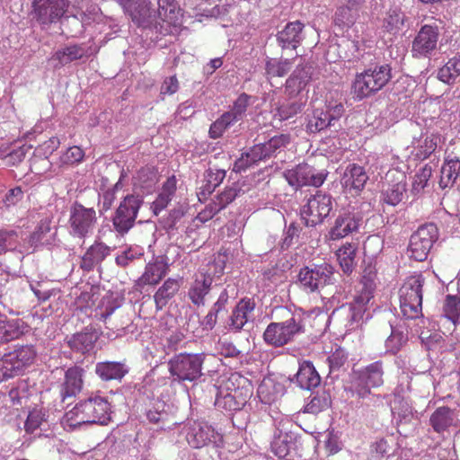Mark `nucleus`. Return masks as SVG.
<instances>
[{
  "mask_svg": "<svg viewBox=\"0 0 460 460\" xmlns=\"http://www.w3.org/2000/svg\"><path fill=\"white\" fill-rule=\"evenodd\" d=\"M66 421L70 427H77L86 423L107 424L111 420V405L101 396H91L79 402L71 411L66 413Z\"/></svg>",
  "mask_w": 460,
  "mask_h": 460,
  "instance_id": "1",
  "label": "nucleus"
},
{
  "mask_svg": "<svg viewBox=\"0 0 460 460\" xmlns=\"http://www.w3.org/2000/svg\"><path fill=\"white\" fill-rule=\"evenodd\" d=\"M391 78L389 65L370 66L356 75L351 87L352 94L358 100L369 97L383 89Z\"/></svg>",
  "mask_w": 460,
  "mask_h": 460,
  "instance_id": "2",
  "label": "nucleus"
},
{
  "mask_svg": "<svg viewBox=\"0 0 460 460\" xmlns=\"http://www.w3.org/2000/svg\"><path fill=\"white\" fill-rule=\"evenodd\" d=\"M425 279L421 274L408 277L399 289L400 309L406 319L422 315V288Z\"/></svg>",
  "mask_w": 460,
  "mask_h": 460,
  "instance_id": "3",
  "label": "nucleus"
},
{
  "mask_svg": "<svg viewBox=\"0 0 460 460\" xmlns=\"http://www.w3.org/2000/svg\"><path fill=\"white\" fill-rule=\"evenodd\" d=\"M204 354L180 353L169 361L170 374L179 382L195 381L202 375Z\"/></svg>",
  "mask_w": 460,
  "mask_h": 460,
  "instance_id": "4",
  "label": "nucleus"
},
{
  "mask_svg": "<svg viewBox=\"0 0 460 460\" xmlns=\"http://www.w3.org/2000/svg\"><path fill=\"white\" fill-rule=\"evenodd\" d=\"M333 207L332 197L325 192L317 190L315 194L306 199L301 207V219L306 226H315L322 224L330 215Z\"/></svg>",
  "mask_w": 460,
  "mask_h": 460,
  "instance_id": "5",
  "label": "nucleus"
},
{
  "mask_svg": "<svg viewBox=\"0 0 460 460\" xmlns=\"http://www.w3.org/2000/svg\"><path fill=\"white\" fill-rule=\"evenodd\" d=\"M183 430L188 444L193 448L223 446V435L207 422L189 421Z\"/></svg>",
  "mask_w": 460,
  "mask_h": 460,
  "instance_id": "6",
  "label": "nucleus"
},
{
  "mask_svg": "<svg viewBox=\"0 0 460 460\" xmlns=\"http://www.w3.org/2000/svg\"><path fill=\"white\" fill-rule=\"evenodd\" d=\"M334 281V268L328 263L316 265L314 268L304 267L298 273V284L306 293L319 291Z\"/></svg>",
  "mask_w": 460,
  "mask_h": 460,
  "instance_id": "7",
  "label": "nucleus"
},
{
  "mask_svg": "<svg viewBox=\"0 0 460 460\" xmlns=\"http://www.w3.org/2000/svg\"><path fill=\"white\" fill-rule=\"evenodd\" d=\"M303 332L304 327L300 316L292 315L285 322L270 323L263 333V338L268 344L280 347Z\"/></svg>",
  "mask_w": 460,
  "mask_h": 460,
  "instance_id": "8",
  "label": "nucleus"
},
{
  "mask_svg": "<svg viewBox=\"0 0 460 460\" xmlns=\"http://www.w3.org/2000/svg\"><path fill=\"white\" fill-rule=\"evenodd\" d=\"M438 237V231L435 224L420 226L411 236L409 256L417 261H424Z\"/></svg>",
  "mask_w": 460,
  "mask_h": 460,
  "instance_id": "9",
  "label": "nucleus"
},
{
  "mask_svg": "<svg viewBox=\"0 0 460 460\" xmlns=\"http://www.w3.org/2000/svg\"><path fill=\"white\" fill-rule=\"evenodd\" d=\"M362 288L354 296L353 300L343 305L340 311L348 314V326L350 330L358 328L363 320L364 314L367 309V304L373 297L374 283L367 280L362 281Z\"/></svg>",
  "mask_w": 460,
  "mask_h": 460,
  "instance_id": "10",
  "label": "nucleus"
},
{
  "mask_svg": "<svg viewBox=\"0 0 460 460\" xmlns=\"http://www.w3.org/2000/svg\"><path fill=\"white\" fill-rule=\"evenodd\" d=\"M328 172L325 170H317L308 164H299L284 172L288 184L296 189L304 186L320 187L326 180Z\"/></svg>",
  "mask_w": 460,
  "mask_h": 460,
  "instance_id": "11",
  "label": "nucleus"
},
{
  "mask_svg": "<svg viewBox=\"0 0 460 460\" xmlns=\"http://www.w3.org/2000/svg\"><path fill=\"white\" fill-rule=\"evenodd\" d=\"M69 226L74 236L84 238L93 232L97 223L93 208H85L75 201L70 208Z\"/></svg>",
  "mask_w": 460,
  "mask_h": 460,
  "instance_id": "12",
  "label": "nucleus"
},
{
  "mask_svg": "<svg viewBox=\"0 0 460 460\" xmlns=\"http://www.w3.org/2000/svg\"><path fill=\"white\" fill-rule=\"evenodd\" d=\"M142 202L139 197L134 195L125 197L120 202L112 219L113 226L119 234H125L133 227Z\"/></svg>",
  "mask_w": 460,
  "mask_h": 460,
  "instance_id": "13",
  "label": "nucleus"
},
{
  "mask_svg": "<svg viewBox=\"0 0 460 460\" xmlns=\"http://www.w3.org/2000/svg\"><path fill=\"white\" fill-rule=\"evenodd\" d=\"M31 14L40 25H49L63 17L68 8L66 0H33Z\"/></svg>",
  "mask_w": 460,
  "mask_h": 460,
  "instance_id": "14",
  "label": "nucleus"
},
{
  "mask_svg": "<svg viewBox=\"0 0 460 460\" xmlns=\"http://www.w3.org/2000/svg\"><path fill=\"white\" fill-rule=\"evenodd\" d=\"M384 366L381 360L373 362L357 374L355 380V392L365 398L370 394L371 388L380 387L384 384Z\"/></svg>",
  "mask_w": 460,
  "mask_h": 460,
  "instance_id": "15",
  "label": "nucleus"
},
{
  "mask_svg": "<svg viewBox=\"0 0 460 460\" xmlns=\"http://www.w3.org/2000/svg\"><path fill=\"white\" fill-rule=\"evenodd\" d=\"M365 0H337L332 24L342 31H349L357 22Z\"/></svg>",
  "mask_w": 460,
  "mask_h": 460,
  "instance_id": "16",
  "label": "nucleus"
},
{
  "mask_svg": "<svg viewBox=\"0 0 460 460\" xmlns=\"http://www.w3.org/2000/svg\"><path fill=\"white\" fill-rule=\"evenodd\" d=\"M120 4L132 22L139 27H147L155 20L150 0H121Z\"/></svg>",
  "mask_w": 460,
  "mask_h": 460,
  "instance_id": "17",
  "label": "nucleus"
},
{
  "mask_svg": "<svg viewBox=\"0 0 460 460\" xmlns=\"http://www.w3.org/2000/svg\"><path fill=\"white\" fill-rule=\"evenodd\" d=\"M314 68L305 64L299 65L286 80L285 94L287 97H304L301 93L305 90L312 80Z\"/></svg>",
  "mask_w": 460,
  "mask_h": 460,
  "instance_id": "18",
  "label": "nucleus"
},
{
  "mask_svg": "<svg viewBox=\"0 0 460 460\" xmlns=\"http://www.w3.org/2000/svg\"><path fill=\"white\" fill-rule=\"evenodd\" d=\"M361 222L362 217L358 212L346 211L341 213L329 232L330 239L336 241L348 236L358 231Z\"/></svg>",
  "mask_w": 460,
  "mask_h": 460,
  "instance_id": "19",
  "label": "nucleus"
},
{
  "mask_svg": "<svg viewBox=\"0 0 460 460\" xmlns=\"http://www.w3.org/2000/svg\"><path fill=\"white\" fill-rule=\"evenodd\" d=\"M438 26L423 25L412 42V53L415 57L426 56L437 48L438 40Z\"/></svg>",
  "mask_w": 460,
  "mask_h": 460,
  "instance_id": "20",
  "label": "nucleus"
},
{
  "mask_svg": "<svg viewBox=\"0 0 460 460\" xmlns=\"http://www.w3.org/2000/svg\"><path fill=\"white\" fill-rule=\"evenodd\" d=\"M368 180L365 169L356 164H349L341 179L344 191L351 196H358Z\"/></svg>",
  "mask_w": 460,
  "mask_h": 460,
  "instance_id": "21",
  "label": "nucleus"
},
{
  "mask_svg": "<svg viewBox=\"0 0 460 460\" xmlns=\"http://www.w3.org/2000/svg\"><path fill=\"white\" fill-rule=\"evenodd\" d=\"M101 333L92 325L84 327L81 332L74 333L68 340V347L80 354H87L92 352Z\"/></svg>",
  "mask_w": 460,
  "mask_h": 460,
  "instance_id": "22",
  "label": "nucleus"
},
{
  "mask_svg": "<svg viewBox=\"0 0 460 460\" xmlns=\"http://www.w3.org/2000/svg\"><path fill=\"white\" fill-rule=\"evenodd\" d=\"M169 272V264L163 257H157L148 262L143 274L138 278L136 285L143 288L145 286L157 285Z\"/></svg>",
  "mask_w": 460,
  "mask_h": 460,
  "instance_id": "23",
  "label": "nucleus"
},
{
  "mask_svg": "<svg viewBox=\"0 0 460 460\" xmlns=\"http://www.w3.org/2000/svg\"><path fill=\"white\" fill-rule=\"evenodd\" d=\"M255 309V302L252 298H242L232 310L227 326L230 330L240 332L252 318Z\"/></svg>",
  "mask_w": 460,
  "mask_h": 460,
  "instance_id": "24",
  "label": "nucleus"
},
{
  "mask_svg": "<svg viewBox=\"0 0 460 460\" xmlns=\"http://www.w3.org/2000/svg\"><path fill=\"white\" fill-rule=\"evenodd\" d=\"M213 278L207 272H199L196 275L194 281L191 283L188 297L197 306L205 305V297L211 289Z\"/></svg>",
  "mask_w": 460,
  "mask_h": 460,
  "instance_id": "25",
  "label": "nucleus"
},
{
  "mask_svg": "<svg viewBox=\"0 0 460 460\" xmlns=\"http://www.w3.org/2000/svg\"><path fill=\"white\" fill-rule=\"evenodd\" d=\"M236 196L237 190L235 188H226L214 197L211 202L207 205L206 208L199 213V217L202 220L212 218L216 214L232 203Z\"/></svg>",
  "mask_w": 460,
  "mask_h": 460,
  "instance_id": "26",
  "label": "nucleus"
},
{
  "mask_svg": "<svg viewBox=\"0 0 460 460\" xmlns=\"http://www.w3.org/2000/svg\"><path fill=\"white\" fill-rule=\"evenodd\" d=\"M399 447L397 438L393 434L381 438L371 444L368 460L389 458L396 454Z\"/></svg>",
  "mask_w": 460,
  "mask_h": 460,
  "instance_id": "27",
  "label": "nucleus"
},
{
  "mask_svg": "<svg viewBox=\"0 0 460 460\" xmlns=\"http://www.w3.org/2000/svg\"><path fill=\"white\" fill-rule=\"evenodd\" d=\"M303 29L304 24L299 21L288 22L277 35L279 45L283 49H296L303 40Z\"/></svg>",
  "mask_w": 460,
  "mask_h": 460,
  "instance_id": "28",
  "label": "nucleus"
},
{
  "mask_svg": "<svg viewBox=\"0 0 460 460\" xmlns=\"http://www.w3.org/2000/svg\"><path fill=\"white\" fill-rule=\"evenodd\" d=\"M110 247L105 243L95 242L83 255L80 262L81 269L84 271L93 270L110 254Z\"/></svg>",
  "mask_w": 460,
  "mask_h": 460,
  "instance_id": "29",
  "label": "nucleus"
},
{
  "mask_svg": "<svg viewBox=\"0 0 460 460\" xmlns=\"http://www.w3.org/2000/svg\"><path fill=\"white\" fill-rule=\"evenodd\" d=\"M51 220L48 217L40 221L31 233L29 243L34 248L52 245L56 241V232L51 231Z\"/></svg>",
  "mask_w": 460,
  "mask_h": 460,
  "instance_id": "30",
  "label": "nucleus"
},
{
  "mask_svg": "<svg viewBox=\"0 0 460 460\" xmlns=\"http://www.w3.org/2000/svg\"><path fill=\"white\" fill-rule=\"evenodd\" d=\"M296 381L302 389L311 390L321 383V377L311 361L305 360L299 364Z\"/></svg>",
  "mask_w": 460,
  "mask_h": 460,
  "instance_id": "31",
  "label": "nucleus"
},
{
  "mask_svg": "<svg viewBox=\"0 0 460 460\" xmlns=\"http://www.w3.org/2000/svg\"><path fill=\"white\" fill-rule=\"evenodd\" d=\"M84 369L75 366L69 367L65 373V382L62 388L63 398L75 396L83 387Z\"/></svg>",
  "mask_w": 460,
  "mask_h": 460,
  "instance_id": "32",
  "label": "nucleus"
},
{
  "mask_svg": "<svg viewBox=\"0 0 460 460\" xmlns=\"http://www.w3.org/2000/svg\"><path fill=\"white\" fill-rule=\"evenodd\" d=\"M181 279L169 278L157 289L154 300L157 310H162L168 302L178 293L181 288Z\"/></svg>",
  "mask_w": 460,
  "mask_h": 460,
  "instance_id": "33",
  "label": "nucleus"
},
{
  "mask_svg": "<svg viewBox=\"0 0 460 460\" xmlns=\"http://www.w3.org/2000/svg\"><path fill=\"white\" fill-rule=\"evenodd\" d=\"M24 323L19 319L7 320L0 315V346L18 339L22 333Z\"/></svg>",
  "mask_w": 460,
  "mask_h": 460,
  "instance_id": "34",
  "label": "nucleus"
},
{
  "mask_svg": "<svg viewBox=\"0 0 460 460\" xmlns=\"http://www.w3.org/2000/svg\"><path fill=\"white\" fill-rule=\"evenodd\" d=\"M95 372L103 381L120 380L128 372V368L120 362L106 361L96 365Z\"/></svg>",
  "mask_w": 460,
  "mask_h": 460,
  "instance_id": "35",
  "label": "nucleus"
},
{
  "mask_svg": "<svg viewBox=\"0 0 460 460\" xmlns=\"http://www.w3.org/2000/svg\"><path fill=\"white\" fill-rule=\"evenodd\" d=\"M8 354L20 374L34 362L37 355L32 345L17 347L14 350L8 352Z\"/></svg>",
  "mask_w": 460,
  "mask_h": 460,
  "instance_id": "36",
  "label": "nucleus"
},
{
  "mask_svg": "<svg viewBox=\"0 0 460 460\" xmlns=\"http://www.w3.org/2000/svg\"><path fill=\"white\" fill-rule=\"evenodd\" d=\"M306 103V97L289 98L280 103L275 113L279 120H288L302 111Z\"/></svg>",
  "mask_w": 460,
  "mask_h": 460,
  "instance_id": "37",
  "label": "nucleus"
},
{
  "mask_svg": "<svg viewBox=\"0 0 460 460\" xmlns=\"http://www.w3.org/2000/svg\"><path fill=\"white\" fill-rule=\"evenodd\" d=\"M441 143V136L438 133L426 135L425 137L412 142L417 158L424 160L435 152Z\"/></svg>",
  "mask_w": 460,
  "mask_h": 460,
  "instance_id": "38",
  "label": "nucleus"
},
{
  "mask_svg": "<svg viewBox=\"0 0 460 460\" xmlns=\"http://www.w3.org/2000/svg\"><path fill=\"white\" fill-rule=\"evenodd\" d=\"M405 14L397 7L390 8L382 20V30L390 34H397L404 27Z\"/></svg>",
  "mask_w": 460,
  "mask_h": 460,
  "instance_id": "39",
  "label": "nucleus"
},
{
  "mask_svg": "<svg viewBox=\"0 0 460 460\" xmlns=\"http://www.w3.org/2000/svg\"><path fill=\"white\" fill-rule=\"evenodd\" d=\"M120 306V302L113 296V295H107L102 299L101 305L99 306L100 314L99 320L105 323L108 329H116L117 331L123 330V324H114L109 321V317L114 313L116 309Z\"/></svg>",
  "mask_w": 460,
  "mask_h": 460,
  "instance_id": "40",
  "label": "nucleus"
},
{
  "mask_svg": "<svg viewBox=\"0 0 460 460\" xmlns=\"http://www.w3.org/2000/svg\"><path fill=\"white\" fill-rule=\"evenodd\" d=\"M225 386L228 391L226 398L235 399L243 394L246 396L251 384L247 378L239 373H233L226 380Z\"/></svg>",
  "mask_w": 460,
  "mask_h": 460,
  "instance_id": "41",
  "label": "nucleus"
},
{
  "mask_svg": "<svg viewBox=\"0 0 460 460\" xmlns=\"http://www.w3.org/2000/svg\"><path fill=\"white\" fill-rule=\"evenodd\" d=\"M356 253L357 246L351 243H346L336 252L339 264L345 274L349 275L354 270Z\"/></svg>",
  "mask_w": 460,
  "mask_h": 460,
  "instance_id": "42",
  "label": "nucleus"
},
{
  "mask_svg": "<svg viewBox=\"0 0 460 460\" xmlns=\"http://www.w3.org/2000/svg\"><path fill=\"white\" fill-rule=\"evenodd\" d=\"M429 421L436 432H444L453 424V411L448 407H439L432 413Z\"/></svg>",
  "mask_w": 460,
  "mask_h": 460,
  "instance_id": "43",
  "label": "nucleus"
},
{
  "mask_svg": "<svg viewBox=\"0 0 460 460\" xmlns=\"http://www.w3.org/2000/svg\"><path fill=\"white\" fill-rule=\"evenodd\" d=\"M157 15L170 25L175 26L179 22L180 8L175 0H158Z\"/></svg>",
  "mask_w": 460,
  "mask_h": 460,
  "instance_id": "44",
  "label": "nucleus"
},
{
  "mask_svg": "<svg viewBox=\"0 0 460 460\" xmlns=\"http://www.w3.org/2000/svg\"><path fill=\"white\" fill-rule=\"evenodd\" d=\"M460 75V53L453 58L438 69V78L439 81L451 84Z\"/></svg>",
  "mask_w": 460,
  "mask_h": 460,
  "instance_id": "45",
  "label": "nucleus"
},
{
  "mask_svg": "<svg viewBox=\"0 0 460 460\" xmlns=\"http://www.w3.org/2000/svg\"><path fill=\"white\" fill-rule=\"evenodd\" d=\"M84 56V48L75 44L58 49L55 52L52 58L58 60L60 65L65 66L73 61L81 59Z\"/></svg>",
  "mask_w": 460,
  "mask_h": 460,
  "instance_id": "46",
  "label": "nucleus"
},
{
  "mask_svg": "<svg viewBox=\"0 0 460 460\" xmlns=\"http://www.w3.org/2000/svg\"><path fill=\"white\" fill-rule=\"evenodd\" d=\"M402 180L388 187L383 193V200L388 205L396 206L399 204L406 191L405 176L401 175Z\"/></svg>",
  "mask_w": 460,
  "mask_h": 460,
  "instance_id": "47",
  "label": "nucleus"
},
{
  "mask_svg": "<svg viewBox=\"0 0 460 460\" xmlns=\"http://www.w3.org/2000/svg\"><path fill=\"white\" fill-rule=\"evenodd\" d=\"M439 186L441 189H446L454 185L457 178L460 176V164H448L444 161L440 172Z\"/></svg>",
  "mask_w": 460,
  "mask_h": 460,
  "instance_id": "48",
  "label": "nucleus"
},
{
  "mask_svg": "<svg viewBox=\"0 0 460 460\" xmlns=\"http://www.w3.org/2000/svg\"><path fill=\"white\" fill-rule=\"evenodd\" d=\"M251 95L245 93H241L234 102L230 111L226 112L231 115V119H233L234 122L242 120L251 104Z\"/></svg>",
  "mask_w": 460,
  "mask_h": 460,
  "instance_id": "49",
  "label": "nucleus"
},
{
  "mask_svg": "<svg viewBox=\"0 0 460 460\" xmlns=\"http://www.w3.org/2000/svg\"><path fill=\"white\" fill-rule=\"evenodd\" d=\"M235 122L231 119V115L224 112L209 127L208 136L212 139L221 137L224 133Z\"/></svg>",
  "mask_w": 460,
  "mask_h": 460,
  "instance_id": "50",
  "label": "nucleus"
},
{
  "mask_svg": "<svg viewBox=\"0 0 460 460\" xmlns=\"http://www.w3.org/2000/svg\"><path fill=\"white\" fill-rule=\"evenodd\" d=\"M330 405L331 398L327 393L323 392L322 394H316L305 406V412L317 414L328 409Z\"/></svg>",
  "mask_w": 460,
  "mask_h": 460,
  "instance_id": "51",
  "label": "nucleus"
},
{
  "mask_svg": "<svg viewBox=\"0 0 460 460\" xmlns=\"http://www.w3.org/2000/svg\"><path fill=\"white\" fill-rule=\"evenodd\" d=\"M408 341V335L402 331L393 329L389 337L385 340L387 352L396 354Z\"/></svg>",
  "mask_w": 460,
  "mask_h": 460,
  "instance_id": "52",
  "label": "nucleus"
},
{
  "mask_svg": "<svg viewBox=\"0 0 460 460\" xmlns=\"http://www.w3.org/2000/svg\"><path fill=\"white\" fill-rule=\"evenodd\" d=\"M292 62L288 59H269L266 63V73L271 77H282L291 69Z\"/></svg>",
  "mask_w": 460,
  "mask_h": 460,
  "instance_id": "53",
  "label": "nucleus"
},
{
  "mask_svg": "<svg viewBox=\"0 0 460 460\" xmlns=\"http://www.w3.org/2000/svg\"><path fill=\"white\" fill-rule=\"evenodd\" d=\"M332 127L330 120L327 118L326 112L323 110H315L313 117L307 123V130L311 133H316L323 129Z\"/></svg>",
  "mask_w": 460,
  "mask_h": 460,
  "instance_id": "54",
  "label": "nucleus"
},
{
  "mask_svg": "<svg viewBox=\"0 0 460 460\" xmlns=\"http://www.w3.org/2000/svg\"><path fill=\"white\" fill-rule=\"evenodd\" d=\"M18 240V233L13 229H0V256L14 249Z\"/></svg>",
  "mask_w": 460,
  "mask_h": 460,
  "instance_id": "55",
  "label": "nucleus"
},
{
  "mask_svg": "<svg viewBox=\"0 0 460 460\" xmlns=\"http://www.w3.org/2000/svg\"><path fill=\"white\" fill-rule=\"evenodd\" d=\"M443 311L445 316L455 323L460 315V298L456 296L447 295Z\"/></svg>",
  "mask_w": 460,
  "mask_h": 460,
  "instance_id": "56",
  "label": "nucleus"
},
{
  "mask_svg": "<svg viewBox=\"0 0 460 460\" xmlns=\"http://www.w3.org/2000/svg\"><path fill=\"white\" fill-rule=\"evenodd\" d=\"M18 375H20V373L15 367L13 360H11L9 354L5 353L2 358H0V383Z\"/></svg>",
  "mask_w": 460,
  "mask_h": 460,
  "instance_id": "57",
  "label": "nucleus"
},
{
  "mask_svg": "<svg viewBox=\"0 0 460 460\" xmlns=\"http://www.w3.org/2000/svg\"><path fill=\"white\" fill-rule=\"evenodd\" d=\"M9 397L13 405H22L24 399L29 397V385L24 380L17 382L15 387L9 391Z\"/></svg>",
  "mask_w": 460,
  "mask_h": 460,
  "instance_id": "58",
  "label": "nucleus"
},
{
  "mask_svg": "<svg viewBox=\"0 0 460 460\" xmlns=\"http://www.w3.org/2000/svg\"><path fill=\"white\" fill-rule=\"evenodd\" d=\"M144 255L142 249L137 247H128L120 254L117 255L115 261L120 267H127L129 262L140 259Z\"/></svg>",
  "mask_w": 460,
  "mask_h": 460,
  "instance_id": "59",
  "label": "nucleus"
},
{
  "mask_svg": "<svg viewBox=\"0 0 460 460\" xmlns=\"http://www.w3.org/2000/svg\"><path fill=\"white\" fill-rule=\"evenodd\" d=\"M84 157V150L77 146H70L61 156L60 163L62 164H75L82 162Z\"/></svg>",
  "mask_w": 460,
  "mask_h": 460,
  "instance_id": "60",
  "label": "nucleus"
},
{
  "mask_svg": "<svg viewBox=\"0 0 460 460\" xmlns=\"http://www.w3.org/2000/svg\"><path fill=\"white\" fill-rule=\"evenodd\" d=\"M348 357L345 351L339 348L328 357L331 371L339 370L347 361Z\"/></svg>",
  "mask_w": 460,
  "mask_h": 460,
  "instance_id": "61",
  "label": "nucleus"
},
{
  "mask_svg": "<svg viewBox=\"0 0 460 460\" xmlns=\"http://www.w3.org/2000/svg\"><path fill=\"white\" fill-rule=\"evenodd\" d=\"M180 89V82L177 76L172 75L165 77L160 87L161 95H172L176 93Z\"/></svg>",
  "mask_w": 460,
  "mask_h": 460,
  "instance_id": "62",
  "label": "nucleus"
},
{
  "mask_svg": "<svg viewBox=\"0 0 460 460\" xmlns=\"http://www.w3.org/2000/svg\"><path fill=\"white\" fill-rule=\"evenodd\" d=\"M24 193L21 187L10 189L5 194L3 203L6 208L16 206L23 199Z\"/></svg>",
  "mask_w": 460,
  "mask_h": 460,
  "instance_id": "63",
  "label": "nucleus"
},
{
  "mask_svg": "<svg viewBox=\"0 0 460 460\" xmlns=\"http://www.w3.org/2000/svg\"><path fill=\"white\" fill-rule=\"evenodd\" d=\"M445 161L448 164H460V141L450 142L446 150Z\"/></svg>",
  "mask_w": 460,
  "mask_h": 460,
  "instance_id": "64",
  "label": "nucleus"
}]
</instances>
